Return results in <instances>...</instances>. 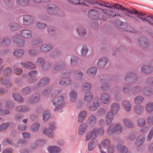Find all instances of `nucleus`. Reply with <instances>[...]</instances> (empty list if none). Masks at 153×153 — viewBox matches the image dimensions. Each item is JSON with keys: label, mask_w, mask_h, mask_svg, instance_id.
Wrapping results in <instances>:
<instances>
[{"label": "nucleus", "mask_w": 153, "mask_h": 153, "mask_svg": "<svg viewBox=\"0 0 153 153\" xmlns=\"http://www.w3.org/2000/svg\"><path fill=\"white\" fill-rule=\"evenodd\" d=\"M13 95L14 100L16 101L19 102H23V98L19 94L15 93L13 94Z\"/></svg>", "instance_id": "nucleus-26"}, {"label": "nucleus", "mask_w": 153, "mask_h": 153, "mask_svg": "<svg viewBox=\"0 0 153 153\" xmlns=\"http://www.w3.org/2000/svg\"><path fill=\"white\" fill-rule=\"evenodd\" d=\"M21 64L25 68L28 69L34 68H35V66L30 62H21Z\"/></svg>", "instance_id": "nucleus-16"}, {"label": "nucleus", "mask_w": 153, "mask_h": 153, "mask_svg": "<svg viewBox=\"0 0 153 153\" xmlns=\"http://www.w3.org/2000/svg\"><path fill=\"white\" fill-rule=\"evenodd\" d=\"M119 108V105L117 103L111 104L110 107V111L108 112L106 115L105 120L107 125H109L111 123L113 120L114 115L117 113Z\"/></svg>", "instance_id": "nucleus-1"}, {"label": "nucleus", "mask_w": 153, "mask_h": 153, "mask_svg": "<svg viewBox=\"0 0 153 153\" xmlns=\"http://www.w3.org/2000/svg\"><path fill=\"white\" fill-rule=\"evenodd\" d=\"M70 100L72 102H75L77 98V94L74 91H72L70 93Z\"/></svg>", "instance_id": "nucleus-22"}, {"label": "nucleus", "mask_w": 153, "mask_h": 153, "mask_svg": "<svg viewBox=\"0 0 153 153\" xmlns=\"http://www.w3.org/2000/svg\"><path fill=\"white\" fill-rule=\"evenodd\" d=\"M27 128L26 126L24 124L22 125H19L18 128L20 130L24 131Z\"/></svg>", "instance_id": "nucleus-63"}, {"label": "nucleus", "mask_w": 153, "mask_h": 153, "mask_svg": "<svg viewBox=\"0 0 153 153\" xmlns=\"http://www.w3.org/2000/svg\"><path fill=\"white\" fill-rule=\"evenodd\" d=\"M86 115V112L82 111L80 112L78 117V120L79 122H82L84 119Z\"/></svg>", "instance_id": "nucleus-32"}, {"label": "nucleus", "mask_w": 153, "mask_h": 153, "mask_svg": "<svg viewBox=\"0 0 153 153\" xmlns=\"http://www.w3.org/2000/svg\"><path fill=\"white\" fill-rule=\"evenodd\" d=\"M21 36L24 38L29 39L32 36V34L30 31L24 30L22 31L20 33Z\"/></svg>", "instance_id": "nucleus-11"}, {"label": "nucleus", "mask_w": 153, "mask_h": 153, "mask_svg": "<svg viewBox=\"0 0 153 153\" xmlns=\"http://www.w3.org/2000/svg\"><path fill=\"white\" fill-rule=\"evenodd\" d=\"M88 52V49L86 47H84L82 48V54L83 56L86 55Z\"/></svg>", "instance_id": "nucleus-61"}, {"label": "nucleus", "mask_w": 153, "mask_h": 153, "mask_svg": "<svg viewBox=\"0 0 153 153\" xmlns=\"http://www.w3.org/2000/svg\"><path fill=\"white\" fill-rule=\"evenodd\" d=\"M101 10V9L97 8L94 9H91L89 10L88 13V16L91 18L93 19H97L99 18L102 20H105V18L104 17L101 16V15L99 13L100 10Z\"/></svg>", "instance_id": "nucleus-3"}, {"label": "nucleus", "mask_w": 153, "mask_h": 153, "mask_svg": "<svg viewBox=\"0 0 153 153\" xmlns=\"http://www.w3.org/2000/svg\"><path fill=\"white\" fill-rule=\"evenodd\" d=\"M87 126L85 124H82L79 127V134L80 135L83 134L85 131Z\"/></svg>", "instance_id": "nucleus-30"}, {"label": "nucleus", "mask_w": 153, "mask_h": 153, "mask_svg": "<svg viewBox=\"0 0 153 153\" xmlns=\"http://www.w3.org/2000/svg\"><path fill=\"white\" fill-rule=\"evenodd\" d=\"M48 150L51 153H59L60 152V149L56 146H49Z\"/></svg>", "instance_id": "nucleus-13"}, {"label": "nucleus", "mask_w": 153, "mask_h": 153, "mask_svg": "<svg viewBox=\"0 0 153 153\" xmlns=\"http://www.w3.org/2000/svg\"><path fill=\"white\" fill-rule=\"evenodd\" d=\"M55 31V30L53 27H49L48 30V33L50 34H51L52 32H54Z\"/></svg>", "instance_id": "nucleus-64"}, {"label": "nucleus", "mask_w": 153, "mask_h": 153, "mask_svg": "<svg viewBox=\"0 0 153 153\" xmlns=\"http://www.w3.org/2000/svg\"><path fill=\"white\" fill-rule=\"evenodd\" d=\"M97 72V69L96 68L91 67L89 68L87 71V74L90 76H94Z\"/></svg>", "instance_id": "nucleus-20"}, {"label": "nucleus", "mask_w": 153, "mask_h": 153, "mask_svg": "<svg viewBox=\"0 0 153 153\" xmlns=\"http://www.w3.org/2000/svg\"><path fill=\"white\" fill-rule=\"evenodd\" d=\"M23 53V51L22 50H16L13 52V54L16 56L19 57L22 55Z\"/></svg>", "instance_id": "nucleus-42"}, {"label": "nucleus", "mask_w": 153, "mask_h": 153, "mask_svg": "<svg viewBox=\"0 0 153 153\" xmlns=\"http://www.w3.org/2000/svg\"><path fill=\"white\" fill-rule=\"evenodd\" d=\"M16 110L17 111L25 112L29 111L30 108L29 107L26 106H19L16 108Z\"/></svg>", "instance_id": "nucleus-15"}, {"label": "nucleus", "mask_w": 153, "mask_h": 153, "mask_svg": "<svg viewBox=\"0 0 153 153\" xmlns=\"http://www.w3.org/2000/svg\"><path fill=\"white\" fill-rule=\"evenodd\" d=\"M10 124L9 122L3 123L0 125V131H3L7 129Z\"/></svg>", "instance_id": "nucleus-39"}, {"label": "nucleus", "mask_w": 153, "mask_h": 153, "mask_svg": "<svg viewBox=\"0 0 153 153\" xmlns=\"http://www.w3.org/2000/svg\"><path fill=\"white\" fill-rule=\"evenodd\" d=\"M52 47L51 45H44L42 46L40 49L43 52H47L51 49Z\"/></svg>", "instance_id": "nucleus-29"}, {"label": "nucleus", "mask_w": 153, "mask_h": 153, "mask_svg": "<svg viewBox=\"0 0 153 153\" xmlns=\"http://www.w3.org/2000/svg\"><path fill=\"white\" fill-rule=\"evenodd\" d=\"M91 88V85L89 83H85L82 86V90L83 92L88 91L90 90Z\"/></svg>", "instance_id": "nucleus-28"}, {"label": "nucleus", "mask_w": 153, "mask_h": 153, "mask_svg": "<svg viewBox=\"0 0 153 153\" xmlns=\"http://www.w3.org/2000/svg\"><path fill=\"white\" fill-rule=\"evenodd\" d=\"M96 145V143L94 142L90 143L88 144V149L89 151L92 150Z\"/></svg>", "instance_id": "nucleus-45"}, {"label": "nucleus", "mask_w": 153, "mask_h": 153, "mask_svg": "<svg viewBox=\"0 0 153 153\" xmlns=\"http://www.w3.org/2000/svg\"><path fill=\"white\" fill-rule=\"evenodd\" d=\"M70 82V79L68 77H64L62 79L59 83L62 85H66L69 84Z\"/></svg>", "instance_id": "nucleus-24"}, {"label": "nucleus", "mask_w": 153, "mask_h": 153, "mask_svg": "<svg viewBox=\"0 0 153 153\" xmlns=\"http://www.w3.org/2000/svg\"><path fill=\"white\" fill-rule=\"evenodd\" d=\"M123 11H126L131 14H137L138 13L137 11L135 10H129L128 9H126V8H123Z\"/></svg>", "instance_id": "nucleus-53"}, {"label": "nucleus", "mask_w": 153, "mask_h": 153, "mask_svg": "<svg viewBox=\"0 0 153 153\" xmlns=\"http://www.w3.org/2000/svg\"><path fill=\"white\" fill-rule=\"evenodd\" d=\"M153 134V128H152L151 129V130L150 131L148 136V137L147 138V140L148 141H150L152 139V137Z\"/></svg>", "instance_id": "nucleus-59"}, {"label": "nucleus", "mask_w": 153, "mask_h": 153, "mask_svg": "<svg viewBox=\"0 0 153 153\" xmlns=\"http://www.w3.org/2000/svg\"><path fill=\"white\" fill-rule=\"evenodd\" d=\"M146 111L148 112H150L153 111V102L148 103L146 106Z\"/></svg>", "instance_id": "nucleus-38"}, {"label": "nucleus", "mask_w": 153, "mask_h": 153, "mask_svg": "<svg viewBox=\"0 0 153 153\" xmlns=\"http://www.w3.org/2000/svg\"><path fill=\"white\" fill-rule=\"evenodd\" d=\"M37 64L42 66L45 63L44 60L42 59H38L36 61Z\"/></svg>", "instance_id": "nucleus-55"}, {"label": "nucleus", "mask_w": 153, "mask_h": 153, "mask_svg": "<svg viewBox=\"0 0 153 153\" xmlns=\"http://www.w3.org/2000/svg\"><path fill=\"white\" fill-rule=\"evenodd\" d=\"M103 12L105 14H107L110 16L114 17L117 15H116L115 12V9H113L112 8H109L105 9V10L101 9Z\"/></svg>", "instance_id": "nucleus-8"}, {"label": "nucleus", "mask_w": 153, "mask_h": 153, "mask_svg": "<svg viewBox=\"0 0 153 153\" xmlns=\"http://www.w3.org/2000/svg\"><path fill=\"white\" fill-rule=\"evenodd\" d=\"M100 105V103L97 100H94L93 106L89 107V109L90 111H94L96 110L97 109Z\"/></svg>", "instance_id": "nucleus-17"}, {"label": "nucleus", "mask_w": 153, "mask_h": 153, "mask_svg": "<svg viewBox=\"0 0 153 153\" xmlns=\"http://www.w3.org/2000/svg\"><path fill=\"white\" fill-rule=\"evenodd\" d=\"M114 151V148L112 146H110L107 148V150L106 151L108 153H113Z\"/></svg>", "instance_id": "nucleus-57"}, {"label": "nucleus", "mask_w": 153, "mask_h": 153, "mask_svg": "<svg viewBox=\"0 0 153 153\" xmlns=\"http://www.w3.org/2000/svg\"><path fill=\"white\" fill-rule=\"evenodd\" d=\"M153 134V128H152L151 129V130L150 131L148 136V137L147 138V140L148 141H150L152 139V137Z\"/></svg>", "instance_id": "nucleus-58"}, {"label": "nucleus", "mask_w": 153, "mask_h": 153, "mask_svg": "<svg viewBox=\"0 0 153 153\" xmlns=\"http://www.w3.org/2000/svg\"><path fill=\"white\" fill-rule=\"evenodd\" d=\"M134 109L136 113L140 114L143 111V107L142 106L138 105L135 107Z\"/></svg>", "instance_id": "nucleus-40"}, {"label": "nucleus", "mask_w": 153, "mask_h": 153, "mask_svg": "<svg viewBox=\"0 0 153 153\" xmlns=\"http://www.w3.org/2000/svg\"><path fill=\"white\" fill-rule=\"evenodd\" d=\"M14 106V105L9 101H7L5 103V107L8 108L10 109Z\"/></svg>", "instance_id": "nucleus-51"}, {"label": "nucleus", "mask_w": 153, "mask_h": 153, "mask_svg": "<svg viewBox=\"0 0 153 153\" xmlns=\"http://www.w3.org/2000/svg\"><path fill=\"white\" fill-rule=\"evenodd\" d=\"M31 91V88L29 87H26L24 88L22 91L23 95H26L28 94Z\"/></svg>", "instance_id": "nucleus-50"}, {"label": "nucleus", "mask_w": 153, "mask_h": 153, "mask_svg": "<svg viewBox=\"0 0 153 153\" xmlns=\"http://www.w3.org/2000/svg\"><path fill=\"white\" fill-rule=\"evenodd\" d=\"M49 81V79L47 78L43 79L38 83L37 86L38 87H41L44 86L47 84Z\"/></svg>", "instance_id": "nucleus-21"}, {"label": "nucleus", "mask_w": 153, "mask_h": 153, "mask_svg": "<svg viewBox=\"0 0 153 153\" xmlns=\"http://www.w3.org/2000/svg\"><path fill=\"white\" fill-rule=\"evenodd\" d=\"M118 151L121 153H125L128 151L127 148L121 144H118L117 146Z\"/></svg>", "instance_id": "nucleus-25"}, {"label": "nucleus", "mask_w": 153, "mask_h": 153, "mask_svg": "<svg viewBox=\"0 0 153 153\" xmlns=\"http://www.w3.org/2000/svg\"><path fill=\"white\" fill-rule=\"evenodd\" d=\"M83 76L82 73L79 71H77L74 74V76L77 80L80 79Z\"/></svg>", "instance_id": "nucleus-34"}, {"label": "nucleus", "mask_w": 153, "mask_h": 153, "mask_svg": "<svg viewBox=\"0 0 153 153\" xmlns=\"http://www.w3.org/2000/svg\"><path fill=\"white\" fill-rule=\"evenodd\" d=\"M40 97V96L39 94H37L36 96H33L30 98L29 101L31 103H36L39 100Z\"/></svg>", "instance_id": "nucleus-19"}, {"label": "nucleus", "mask_w": 153, "mask_h": 153, "mask_svg": "<svg viewBox=\"0 0 153 153\" xmlns=\"http://www.w3.org/2000/svg\"><path fill=\"white\" fill-rule=\"evenodd\" d=\"M45 25L44 24H41L40 23H38L37 24V26L40 29H43L45 27Z\"/></svg>", "instance_id": "nucleus-62"}, {"label": "nucleus", "mask_w": 153, "mask_h": 153, "mask_svg": "<svg viewBox=\"0 0 153 153\" xmlns=\"http://www.w3.org/2000/svg\"><path fill=\"white\" fill-rule=\"evenodd\" d=\"M78 61L77 58L76 57L73 56L71 59V64L72 65L76 64Z\"/></svg>", "instance_id": "nucleus-54"}, {"label": "nucleus", "mask_w": 153, "mask_h": 153, "mask_svg": "<svg viewBox=\"0 0 153 153\" xmlns=\"http://www.w3.org/2000/svg\"><path fill=\"white\" fill-rule=\"evenodd\" d=\"M37 71H32L29 73V76L31 77V79L29 80V82L31 83L34 82L36 81V78L34 77L36 75Z\"/></svg>", "instance_id": "nucleus-18"}, {"label": "nucleus", "mask_w": 153, "mask_h": 153, "mask_svg": "<svg viewBox=\"0 0 153 153\" xmlns=\"http://www.w3.org/2000/svg\"><path fill=\"white\" fill-rule=\"evenodd\" d=\"M123 123L124 125L126 127L132 128L133 127V124L129 119H125L124 120Z\"/></svg>", "instance_id": "nucleus-31"}, {"label": "nucleus", "mask_w": 153, "mask_h": 153, "mask_svg": "<svg viewBox=\"0 0 153 153\" xmlns=\"http://www.w3.org/2000/svg\"><path fill=\"white\" fill-rule=\"evenodd\" d=\"M104 133V130L103 128L97 129L96 128H94L92 131L91 134H87L86 135L85 140L88 141L91 139L93 140L97 137V135H102Z\"/></svg>", "instance_id": "nucleus-2"}, {"label": "nucleus", "mask_w": 153, "mask_h": 153, "mask_svg": "<svg viewBox=\"0 0 153 153\" xmlns=\"http://www.w3.org/2000/svg\"><path fill=\"white\" fill-rule=\"evenodd\" d=\"M10 44V40L7 38L4 39L1 42H0V45H3V46L8 45Z\"/></svg>", "instance_id": "nucleus-48"}, {"label": "nucleus", "mask_w": 153, "mask_h": 153, "mask_svg": "<svg viewBox=\"0 0 153 153\" xmlns=\"http://www.w3.org/2000/svg\"><path fill=\"white\" fill-rule=\"evenodd\" d=\"M122 131V128L120 124H117L115 126L111 125L109 126L107 131L108 134L111 135L113 134L115 132L117 134H120Z\"/></svg>", "instance_id": "nucleus-4"}, {"label": "nucleus", "mask_w": 153, "mask_h": 153, "mask_svg": "<svg viewBox=\"0 0 153 153\" xmlns=\"http://www.w3.org/2000/svg\"><path fill=\"white\" fill-rule=\"evenodd\" d=\"M138 125L140 126H143L145 123L144 120L142 118L139 119L138 120Z\"/></svg>", "instance_id": "nucleus-56"}, {"label": "nucleus", "mask_w": 153, "mask_h": 153, "mask_svg": "<svg viewBox=\"0 0 153 153\" xmlns=\"http://www.w3.org/2000/svg\"><path fill=\"white\" fill-rule=\"evenodd\" d=\"M123 105L126 111H129L131 110V105L129 102L126 101H123Z\"/></svg>", "instance_id": "nucleus-27"}, {"label": "nucleus", "mask_w": 153, "mask_h": 153, "mask_svg": "<svg viewBox=\"0 0 153 153\" xmlns=\"http://www.w3.org/2000/svg\"><path fill=\"white\" fill-rule=\"evenodd\" d=\"M19 36H16L13 38L14 41L17 42V45L18 46H22L25 44V42L22 40L19 39Z\"/></svg>", "instance_id": "nucleus-23"}, {"label": "nucleus", "mask_w": 153, "mask_h": 153, "mask_svg": "<svg viewBox=\"0 0 153 153\" xmlns=\"http://www.w3.org/2000/svg\"><path fill=\"white\" fill-rule=\"evenodd\" d=\"M152 71V69L151 67L146 65L143 66L142 68V71L146 73H150Z\"/></svg>", "instance_id": "nucleus-35"}, {"label": "nucleus", "mask_w": 153, "mask_h": 153, "mask_svg": "<svg viewBox=\"0 0 153 153\" xmlns=\"http://www.w3.org/2000/svg\"><path fill=\"white\" fill-rule=\"evenodd\" d=\"M107 62V59L105 58H102L100 59L97 64L98 67L100 68L104 67Z\"/></svg>", "instance_id": "nucleus-10"}, {"label": "nucleus", "mask_w": 153, "mask_h": 153, "mask_svg": "<svg viewBox=\"0 0 153 153\" xmlns=\"http://www.w3.org/2000/svg\"><path fill=\"white\" fill-rule=\"evenodd\" d=\"M23 20L25 24H30L33 22L32 17L30 16L26 15L24 16Z\"/></svg>", "instance_id": "nucleus-14"}, {"label": "nucleus", "mask_w": 153, "mask_h": 153, "mask_svg": "<svg viewBox=\"0 0 153 153\" xmlns=\"http://www.w3.org/2000/svg\"><path fill=\"white\" fill-rule=\"evenodd\" d=\"M143 100V98L142 96H139L136 97L134 99V102L136 103H141Z\"/></svg>", "instance_id": "nucleus-49"}, {"label": "nucleus", "mask_w": 153, "mask_h": 153, "mask_svg": "<svg viewBox=\"0 0 153 153\" xmlns=\"http://www.w3.org/2000/svg\"><path fill=\"white\" fill-rule=\"evenodd\" d=\"M77 31L78 34L80 36H82L86 33L85 29L81 27H79L77 30Z\"/></svg>", "instance_id": "nucleus-44"}, {"label": "nucleus", "mask_w": 153, "mask_h": 153, "mask_svg": "<svg viewBox=\"0 0 153 153\" xmlns=\"http://www.w3.org/2000/svg\"><path fill=\"white\" fill-rule=\"evenodd\" d=\"M63 97L60 96L52 100L53 104L56 107L61 106L63 105Z\"/></svg>", "instance_id": "nucleus-7"}, {"label": "nucleus", "mask_w": 153, "mask_h": 153, "mask_svg": "<svg viewBox=\"0 0 153 153\" xmlns=\"http://www.w3.org/2000/svg\"><path fill=\"white\" fill-rule=\"evenodd\" d=\"M96 117L93 115L91 116L88 120V122L91 126H94L96 122Z\"/></svg>", "instance_id": "nucleus-36"}, {"label": "nucleus", "mask_w": 153, "mask_h": 153, "mask_svg": "<svg viewBox=\"0 0 153 153\" xmlns=\"http://www.w3.org/2000/svg\"><path fill=\"white\" fill-rule=\"evenodd\" d=\"M40 125L38 123H36L33 124L31 127V130L33 132H36L38 131Z\"/></svg>", "instance_id": "nucleus-41"}, {"label": "nucleus", "mask_w": 153, "mask_h": 153, "mask_svg": "<svg viewBox=\"0 0 153 153\" xmlns=\"http://www.w3.org/2000/svg\"><path fill=\"white\" fill-rule=\"evenodd\" d=\"M105 111L103 108H101L97 112V115L98 116H102L105 114Z\"/></svg>", "instance_id": "nucleus-47"}, {"label": "nucleus", "mask_w": 153, "mask_h": 153, "mask_svg": "<svg viewBox=\"0 0 153 153\" xmlns=\"http://www.w3.org/2000/svg\"><path fill=\"white\" fill-rule=\"evenodd\" d=\"M43 119L44 121H47L50 117L49 112L48 111H46L43 114Z\"/></svg>", "instance_id": "nucleus-37"}, {"label": "nucleus", "mask_w": 153, "mask_h": 153, "mask_svg": "<svg viewBox=\"0 0 153 153\" xmlns=\"http://www.w3.org/2000/svg\"><path fill=\"white\" fill-rule=\"evenodd\" d=\"M9 111L7 110H0V115H5L9 114Z\"/></svg>", "instance_id": "nucleus-60"}, {"label": "nucleus", "mask_w": 153, "mask_h": 153, "mask_svg": "<svg viewBox=\"0 0 153 153\" xmlns=\"http://www.w3.org/2000/svg\"><path fill=\"white\" fill-rule=\"evenodd\" d=\"M1 83L3 84L7 85V86L8 87H10L11 85V83L9 82V80L8 79H6L4 80V81H3L2 79H1Z\"/></svg>", "instance_id": "nucleus-52"}, {"label": "nucleus", "mask_w": 153, "mask_h": 153, "mask_svg": "<svg viewBox=\"0 0 153 153\" xmlns=\"http://www.w3.org/2000/svg\"><path fill=\"white\" fill-rule=\"evenodd\" d=\"M138 15L140 16V18L143 21H148L151 25H153V23H152L149 21L148 18L150 17L151 19L153 20V16H146L145 14H143L142 13H138Z\"/></svg>", "instance_id": "nucleus-12"}, {"label": "nucleus", "mask_w": 153, "mask_h": 153, "mask_svg": "<svg viewBox=\"0 0 153 153\" xmlns=\"http://www.w3.org/2000/svg\"><path fill=\"white\" fill-rule=\"evenodd\" d=\"M144 138L142 136H140L137 138L136 142V144L137 146H140L144 140Z\"/></svg>", "instance_id": "nucleus-43"}, {"label": "nucleus", "mask_w": 153, "mask_h": 153, "mask_svg": "<svg viewBox=\"0 0 153 153\" xmlns=\"http://www.w3.org/2000/svg\"><path fill=\"white\" fill-rule=\"evenodd\" d=\"M9 27L11 30L14 31L17 30L19 28V27L18 24H13L10 25Z\"/></svg>", "instance_id": "nucleus-46"}, {"label": "nucleus", "mask_w": 153, "mask_h": 153, "mask_svg": "<svg viewBox=\"0 0 153 153\" xmlns=\"http://www.w3.org/2000/svg\"><path fill=\"white\" fill-rule=\"evenodd\" d=\"M93 99V96L91 93H87L84 97L85 101L87 102H90Z\"/></svg>", "instance_id": "nucleus-33"}, {"label": "nucleus", "mask_w": 153, "mask_h": 153, "mask_svg": "<svg viewBox=\"0 0 153 153\" xmlns=\"http://www.w3.org/2000/svg\"><path fill=\"white\" fill-rule=\"evenodd\" d=\"M100 99L102 103L107 104L109 102L110 97L108 94H103L101 95Z\"/></svg>", "instance_id": "nucleus-9"}, {"label": "nucleus", "mask_w": 153, "mask_h": 153, "mask_svg": "<svg viewBox=\"0 0 153 153\" xmlns=\"http://www.w3.org/2000/svg\"><path fill=\"white\" fill-rule=\"evenodd\" d=\"M49 126L50 129L46 128L44 130V133L48 137H52L53 135V130L56 128L55 123H52L50 124Z\"/></svg>", "instance_id": "nucleus-6"}, {"label": "nucleus", "mask_w": 153, "mask_h": 153, "mask_svg": "<svg viewBox=\"0 0 153 153\" xmlns=\"http://www.w3.org/2000/svg\"><path fill=\"white\" fill-rule=\"evenodd\" d=\"M109 140L106 139L103 140L101 145L99 146V148L101 153H106L107 148L110 146Z\"/></svg>", "instance_id": "nucleus-5"}]
</instances>
